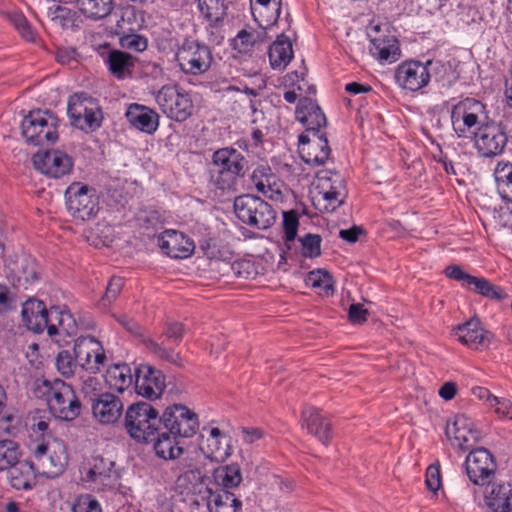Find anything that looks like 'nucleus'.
<instances>
[{"label": "nucleus", "instance_id": "nucleus-1", "mask_svg": "<svg viewBox=\"0 0 512 512\" xmlns=\"http://www.w3.org/2000/svg\"><path fill=\"white\" fill-rule=\"evenodd\" d=\"M453 130L458 137L474 136L478 153L486 158L501 155L508 137L502 122L488 121L485 105L477 99L465 98L453 105L450 112Z\"/></svg>", "mask_w": 512, "mask_h": 512}, {"label": "nucleus", "instance_id": "nucleus-2", "mask_svg": "<svg viewBox=\"0 0 512 512\" xmlns=\"http://www.w3.org/2000/svg\"><path fill=\"white\" fill-rule=\"evenodd\" d=\"M161 425L162 416L147 402L133 403L126 409L124 429L138 443L152 442Z\"/></svg>", "mask_w": 512, "mask_h": 512}, {"label": "nucleus", "instance_id": "nucleus-3", "mask_svg": "<svg viewBox=\"0 0 512 512\" xmlns=\"http://www.w3.org/2000/svg\"><path fill=\"white\" fill-rule=\"evenodd\" d=\"M216 175L212 176L216 188L225 191L236 190L237 182L244 177L248 169L245 156L233 147L216 150L212 156Z\"/></svg>", "mask_w": 512, "mask_h": 512}, {"label": "nucleus", "instance_id": "nucleus-4", "mask_svg": "<svg viewBox=\"0 0 512 512\" xmlns=\"http://www.w3.org/2000/svg\"><path fill=\"white\" fill-rule=\"evenodd\" d=\"M234 212L243 223L258 229H267L276 220L272 206L260 197L250 194L235 198Z\"/></svg>", "mask_w": 512, "mask_h": 512}, {"label": "nucleus", "instance_id": "nucleus-5", "mask_svg": "<svg viewBox=\"0 0 512 512\" xmlns=\"http://www.w3.org/2000/svg\"><path fill=\"white\" fill-rule=\"evenodd\" d=\"M26 142L36 146L52 144L58 138L57 118L49 111H32L21 123Z\"/></svg>", "mask_w": 512, "mask_h": 512}, {"label": "nucleus", "instance_id": "nucleus-6", "mask_svg": "<svg viewBox=\"0 0 512 512\" xmlns=\"http://www.w3.org/2000/svg\"><path fill=\"white\" fill-rule=\"evenodd\" d=\"M67 460L68 455L64 442L53 440L51 443L37 444L30 462L38 474L47 478H55L64 471Z\"/></svg>", "mask_w": 512, "mask_h": 512}, {"label": "nucleus", "instance_id": "nucleus-7", "mask_svg": "<svg viewBox=\"0 0 512 512\" xmlns=\"http://www.w3.org/2000/svg\"><path fill=\"white\" fill-rule=\"evenodd\" d=\"M47 404L51 413L65 421L76 419L81 413V402L72 386L62 380H55L49 384Z\"/></svg>", "mask_w": 512, "mask_h": 512}, {"label": "nucleus", "instance_id": "nucleus-8", "mask_svg": "<svg viewBox=\"0 0 512 512\" xmlns=\"http://www.w3.org/2000/svg\"><path fill=\"white\" fill-rule=\"evenodd\" d=\"M67 112L71 124L81 130L94 131L102 124L103 114L100 105L85 93L69 97Z\"/></svg>", "mask_w": 512, "mask_h": 512}, {"label": "nucleus", "instance_id": "nucleus-9", "mask_svg": "<svg viewBox=\"0 0 512 512\" xmlns=\"http://www.w3.org/2000/svg\"><path fill=\"white\" fill-rule=\"evenodd\" d=\"M161 111L170 119L182 122L193 113V102L188 92L178 85H164L156 94Z\"/></svg>", "mask_w": 512, "mask_h": 512}, {"label": "nucleus", "instance_id": "nucleus-10", "mask_svg": "<svg viewBox=\"0 0 512 512\" xmlns=\"http://www.w3.org/2000/svg\"><path fill=\"white\" fill-rule=\"evenodd\" d=\"M176 60L181 71L189 75H201L211 66L213 57L209 46L196 40H185L178 48Z\"/></svg>", "mask_w": 512, "mask_h": 512}, {"label": "nucleus", "instance_id": "nucleus-11", "mask_svg": "<svg viewBox=\"0 0 512 512\" xmlns=\"http://www.w3.org/2000/svg\"><path fill=\"white\" fill-rule=\"evenodd\" d=\"M467 452L464 467L468 479L478 486L491 484L497 471L494 455L484 447H475Z\"/></svg>", "mask_w": 512, "mask_h": 512}, {"label": "nucleus", "instance_id": "nucleus-12", "mask_svg": "<svg viewBox=\"0 0 512 512\" xmlns=\"http://www.w3.org/2000/svg\"><path fill=\"white\" fill-rule=\"evenodd\" d=\"M65 199L68 212L75 219L89 220L98 211L96 191L86 184H70L65 191Z\"/></svg>", "mask_w": 512, "mask_h": 512}, {"label": "nucleus", "instance_id": "nucleus-13", "mask_svg": "<svg viewBox=\"0 0 512 512\" xmlns=\"http://www.w3.org/2000/svg\"><path fill=\"white\" fill-rule=\"evenodd\" d=\"M161 429L183 439L192 438L199 429L198 416L185 405L173 404L162 414Z\"/></svg>", "mask_w": 512, "mask_h": 512}, {"label": "nucleus", "instance_id": "nucleus-14", "mask_svg": "<svg viewBox=\"0 0 512 512\" xmlns=\"http://www.w3.org/2000/svg\"><path fill=\"white\" fill-rule=\"evenodd\" d=\"M450 278L458 281L461 286L490 300H503L507 297L505 291L484 277H477L464 271L458 265H450Z\"/></svg>", "mask_w": 512, "mask_h": 512}, {"label": "nucleus", "instance_id": "nucleus-15", "mask_svg": "<svg viewBox=\"0 0 512 512\" xmlns=\"http://www.w3.org/2000/svg\"><path fill=\"white\" fill-rule=\"evenodd\" d=\"M78 365L90 373H97L104 366L106 355L101 343L94 337H79L74 344Z\"/></svg>", "mask_w": 512, "mask_h": 512}, {"label": "nucleus", "instance_id": "nucleus-16", "mask_svg": "<svg viewBox=\"0 0 512 512\" xmlns=\"http://www.w3.org/2000/svg\"><path fill=\"white\" fill-rule=\"evenodd\" d=\"M135 390L139 396L149 400L158 399L166 387L162 371L150 366L140 365L135 370Z\"/></svg>", "mask_w": 512, "mask_h": 512}, {"label": "nucleus", "instance_id": "nucleus-17", "mask_svg": "<svg viewBox=\"0 0 512 512\" xmlns=\"http://www.w3.org/2000/svg\"><path fill=\"white\" fill-rule=\"evenodd\" d=\"M93 418L101 425L116 424L124 410L122 400L112 393H99L91 398Z\"/></svg>", "mask_w": 512, "mask_h": 512}, {"label": "nucleus", "instance_id": "nucleus-18", "mask_svg": "<svg viewBox=\"0 0 512 512\" xmlns=\"http://www.w3.org/2000/svg\"><path fill=\"white\" fill-rule=\"evenodd\" d=\"M32 162L36 170L53 178L68 174L73 166L71 158L59 150L38 152L33 155Z\"/></svg>", "mask_w": 512, "mask_h": 512}, {"label": "nucleus", "instance_id": "nucleus-19", "mask_svg": "<svg viewBox=\"0 0 512 512\" xmlns=\"http://www.w3.org/2000/svg\"><path fill=\"white\" fill-rule=\"evenodd\" d=\"M299 152L303 161L311 165H322L329 158L331 150L325 133L299 136Z\"/></svg>", "mask_w": 512, "mask_h": 512}, {"label": "nucleus", "instance_id": "nucleus-20", "mask_svg": "<svg viewBox=\"0 0 512 512\" xmlns=\"http://www.w3.org/2000/svg\"><path fill=\"white\" fill-rule=\"evenodd\" d=\"M452 433L453 438H450V445L462 453L475 448L481 437L473 420L465 414H457L454 417Z\"/></svg>", "mask_w": 512, "mask_h": 512}, {"label": "nucleus", "instance_id": "nucleus-21", "mask_svg": "<svg viewBox=\"0 0 512 512\" xmlns=\"http://www.w3.org/2000/svg\"><path fill=\"white\" fill-rule=\"evenodd\" d=\"M451 334L463 345L473 349L488 347L491 334L481 327L477 318H472L452 329Z\"/></svg>", "mask_w": 512, "mask_h": 512}, {"label": "nucleus", "instance_id": "nucleus-22", "mask_svg": "<svg viewBox=\"0 0 512 512\" xmlns=\"http://www.w3.org/2000/svg\"><path fill=\"white\" fill-rule=\"evenodd\" d=\"M395 78L403 88L418 91L428 83L430 74L426 65L419 61H410L397 68Z\"/></svg>", "mask_w": 512, "mask_h": 512}, {"label": "nucleus", "instance_id": "nucleus-23", "mask_svg": "<svg viewBox=\"0 0 512 512\" xmlns=\"http://www.w3.org/2000/svg\"><path fill=\"white\" fill-rule=\"evenodd\" d=\"M161 250L169 257L184 259L195 249L194 242L184 233L176 230H166L158 239Z\"/></svg>", "mask_w": 512, "mask_h": 512}, {"label": "nucleus", "instance_id": "nucleus-24", "mask_svg": "<svg viewBox=\"0 0 512 512\" xmlns=\"http://www.w3.org/2000/svg\"><path fill=\"white\" fill-rule=\"evenodd\" d=\"M296 119L306 127L308 135L314 132L322 133L320 128L325 127L327 119L321 108L311 98L303 97L296 108Z\"/></svg>", "mask_w": 512, "mask_h": 512}, {"label": "nucleus", "instance_id": "nucleus-25", "mask_svg": "<svg viewBox=\"0 0 512 512\" xmlns=\"http://www.w3.org/2000/svg\"><path fill=\"white\" fill-rule=\"evenodd\" d=\"M302 427L327 446L332 438V424L328 417L315 407L306 408L302 412Z\"/></svg>", "mask_w": 512, "mask_h": 512}, {"label": "nucleus", "instance_id": "nucleus-26", "mask_svg": "<svg viewBox=\"0 0 512 512\" xmlns=\"http://www.w3.org/2000/svg\"><path fill=\"white\" fill-rule=\"evenodd\" d=\"M22 320L26 327L35 332L41 333L51 322V309L48 311L45 304L36 299L27 300L22 306Z\"/></svg>", "mask_w": 512, "mask_h": 512}, {"label": "nucleus", "instance_id": "nucleus-27", "mask_svg": "<svg viewBox=\"0 0 512 512\" xmlns=\"http://www.w3.org/2000/svg\"><path fill=\"white\" fill-rule=\"evenodd\" d=\"M484 502L490 512H510L512 509V485L508 482L492 483L485 491Z\"/></svg>", "mask_w": 512, "mask_h": 512}, {"label": "nucleus", "instance_id": "nucleus-28", "mask_svg": "<svg viewBox=\"0 0 512 512\" xmlns=\"http://www.w3.org/2000/svg\"><path fill=\"white\" fill-rule=\"evenodd\" d=\"M125 116L131 126L148 134L154 133L159 125V115L152 109L137 103L128 107Z\"/></svg>", "mask_w": 512, "mask_h": 512}, {"label": "nucleus", "instance_id": "nucleus-29", "mask_svg": "<svg viewBox=\"0 0 512 512\" xmlns=\"http://www.w3.org/2000/svg\"><path fill=\"white\" fill-rule=\"evenodd\" d=\"M183 438L166 432L164 429L158 428L153 443L154 450L158 457L164 460H174L179 458L183 452Z\"/></svg>", "mask_w": 512, "mask_h": 512}, {"label": "nucleus", "instance_id": "nucleus-30", "mask_svg": "<svg viewBox=\"0 0 512 512\" xmlns=\"http://www.w3.org/2000/svg\"><path fill=\"white\" fill-rule=\"evenodd\" d=\"M115 463L102 457L94 458L93 465L86 474L87 481L101 485L103 489H113L118 484L119 474L114 470Z\"/></svg>", "mask_w": 512, "mask_h": 512}, {"label": "nucleus", "instance_id": "nucleus-31", "mask_svg": "<svg viewBox=\"0 0 512 512\" xmlns=\"http://www.w3.org/2000/svg\"><path fill=\"white\" fill-rule=\"evenodd\" d=\"M52 319L48 326L49 337L61 335L73 337L77 334L78 325L69 311H60L57 307H51Z\"/></svg>", "mask_w": 512, "mask_h": 512}, {"label": "nucleus", "instance_id": "nucleus-32", "mask_svg": "<svg viewBox=\"0 0 512 512\" xmlns=\"http://www.w3.org/2000/svg\"><path fill=\"white\" fill-rule=\"evenodd\" d=\"M207 507L209 512H239L241 501L225 489H208Z\"/></svg>", "mask_w": 512, "mask_h": 512}, {"label": "nucleus", "instance_id": "nucleus-33", "mask_svg": "<svg viewBox=\"0 0 512 512\" xmlns=\"http://www.w3.org/2000/svg\"><path fill=\"white\" fill-rule=\"evenodd\" d=\"M104 61L107 64L110 73L114 77L117 79H124L126 77H131L136 59L124 51L109 50Z\"/></svg>", "mask_w": 512, "mask_h": 512}, {"label": "nucleus", "instance_id": "nucleus-34", "mask_svg": "<svg viewBox=\"0 0 512 512\" xmlns=\"http://www.w3.org/2000/svg\"><path fill=\"white\" fill-rule=\"evenodd\" d=\"M269 61L273 69H284L293 58L292 43L288 37L281 34L269 47Z\"/></svg>", "mask_w": 512, "mask_h": 512}, {"label": "nucleus", "instance_id": "nucleus-35", "mask_svg": "<svg viewBox=\"0 0 512 512\" xmlns=\"http://www.w3.org/2000/svg\"><path fill=\"white\" fill-rule=\"evenodd\" d=\"M201 16L212 26H220L227 17V0H197Z\"/></svg>", "mask_w": 512, "mask_h": 512}, {"label": "nucleus", "instance_id": "nucleus-36", "mask_svg": "<svg viewBox=\"0 0 512 512\" xmlns=\"http://www.w3.org/2000/svg\"><path fill=\"white\" fill-rule=\"evenodd\" d=\"M38 472L30 460L19 462L10 471L11 486L17 490H28L35 485Z\"/></svg>", "mask_w": 512, "mask_h": 512}, {"label": "nucleus", "instance_id": "nucleus-37", "mask_svg": "<svg viewBox=\"0 0 512 512\" xmlns=\"http://www.w3.org/2000/svg\"><path fill=\"white\" fill-rule=\"evenodd\" d=\"M141 343L146 351L154 357L177 367H182L184 365V360L181 355L178 352H175L171 347H166L164 341L159 343L150 337L141 336Z\"/></svg>", "mask_w": 512, "mask_h": 512}, {"label": "nucleus", "instance_id": "nucleus-38", "mask_svg": "<svg viewBox=\"0 0 512 512\" xmlns=\"http://www.w3.org/2000/svg\"><path fill=\"white\" fill-rule=\"evenodd\" d=\"M75 7L86 18L101 20L111 14L113 0H75Z\"/></svg>", "mask_w": 512, "mask_h": 512}, {"label": "nucleus", "instance_id": "nucleus-39", "mask_svg": "<svg viewBox=\"0 0 512 512\" xmlns=\"http://www.w3.org/2000/svg\"><path fill=\"white\" fill-rule=\"evenodd\" d=\"M369 51L380 61L394 62L397 60L398 46L394 36H381L371 39Z\"/></svg>", "mask_w": 512, "mask_h": 512}, {"label": "nucleus", "instance_id": "nucleus-40", "mask_svg": "<svg viewBox=\"0 0 512 512\" xmlns=\"http://www.w3.org/2000/svg\"><path fill=\"white\" fill-rule=\"evenodd\" d=\"M107 385L118 392H123L131 386L133 375L127 364H115L108 368L105 374Z\"/></svg>", "mask_w": 512, "mask_h": 512}, {"label": "nucleus", "instance_id": "nucleus-41", "mask_svg": "<svg viewBox=\"0 0 512 512\" xmlns=\"http://www.w3.org/2000/svg\"><path fill=\"white\" fill-rule=\"evenodd\" d=\"M497 188L503 199L512 201V163L500 161L494 170Z\"/></svg>", "mask_w": 512, "mask_h": 512}, {"label": "nucleus", "instance_id": "nucleus-42", "mask_svg": "<svg viewBox=\"0 0 512 512\" xmlns=\"http://www.w3.org/2000/svg\"><path fill=\"white\" fill-rule=\"evenodd\" d=\"M214 479L222 486L221 489L237 487L242 481L241 468L236 463L218 467L214 471Z\"/></svg>", "mask_w": 512, "mask_h": 512}, {"label": "nucleus", "instance_id": "nucleus-43", "mask_svg": "<svg viewBox=\"0 0 512 512\" xmlns=\"http://www.w3.org/2000/svg\"><path fill=\"white\" fill-rule=\"evenodd\" d=\"M253 184L258 192L265 196L274 192L273 186L276 184V176L272 173L268 165H259L256 167L251 175Z\"/></svg>", "mask_w": 512, "mask_h": 512}, {"label": "nucleus", "instance_id": "nucleus-44", "mask_svg": "<svg viewBox=\"0 0 512 512\" xmlns=\"http://www.w3.org/2000/svg\"><path fill=\"white\" fill-rule=\"evenodd\" d=\"M306 283L318 290L319 295L330 296L334 293L333 280L325 270L310 271L306 277Z\"/></svg>", "mask_w": 512, "mask_h": 512}, {"label": "nucleus", "instance_id": "nucleus-45", "mask_svg": "<svg viewBox=\"0 0 512 512\" xmlns=\"http://www.w3.org/2000/svg\"><path fill=\"white\" fill-rule=\"evenodd\" d=\"M252 14L255 20L263 28L273 26L281 13V1H273L271 5H263V10L260 8H252Z\"/></svg>", "mask_w": 512, "mask_h": 512}, {"label": "nucleus", "instance_id": "nucleus-46", "mask_svg": "<svg viewBox=\"0 0 512 512\" xmlns=\"http://www.w3.org/2000/svg\"><path fill=\"white\" fill-rule=\"evenodd\" d=\"M18 445L10 440L0 442V471L12 469L19 463Z\"/></svg>", "mask_w": 512, "mask_h": 512}, {"label": "nucleus", "instance_id": "nucleus-47", "mask_svg": "<svg viewBox=\"0 0 512 512\" xmlns=\"http://www.w3.org/2000/svg\"><path fill=\"white\" fill-rule=\"evenodd\" d=\"M282 225L285 245L287 249H291V243L295 240L299 227V216L297 211H284Z\"/></svg>", "mask_w": 512, "mask_h": 512}, {"label": "nucleus", "instance_id": "nucleus-48", "mask_svg": "<svg viewBox=\"0 0 512 512\" xmlns=\"http://www.w3.org/2000/svg\"><path fill=\"white\" fill-rule=\"evenodd\" d=\"M38 280V269L36 263L31 259H24L21 262L17 279V288L27 289L28 285Z\"/></svg>", "mask_w": 512, "mask_h": 512}, {"label": "nucleus", "instance_id": "nucleus-49", "mask_svg": "<svg viewBox=\"0 0 512 512\" xmlns=\"http://www.w3.org/2000/svg\"><path fill=\"white\" fill-rule=\"evenodd\" d=\"M321 236L308 233L299 238L302 249L301 254L305 258H315L321 255Z\"/></svg>", "mask_w": 512, "mask_h": 512}, {"label": "nucleus", "instance_id": "nucleus-50", "mask_svg": "<svg viewBox=\"0 0 512 512\" xmlns=\"http://www.w3.org/2000/svg\"><path fill=\"white\" fill-rule=\"evenodd\" d=\"M123 283V278L117 276L111 277L99 303L102 308L109 307L117 299L123 288Z\"/></svg>", "mask_w": 512, "mask_h": 512}, {"label": "nucleus", "instance_id": "nucleus-51", "mask_svg": "<svg viewBox=\"0 0 512 512\" xmlns=\"http://www.w3.org/2000/svg\"><path fill=\"white\" fill-rule=\"evenodd\" d=\"M321 184H325L326 190L339 191L340 195L346 197L345 180L336 172L323 171L320 173Z\"/></svg>", "mask_w": 512, "mask_h": 512}, {"label": "nucleus", "instance_id": "nucleus-52", "mask_svg": "<svg viewBox=\"0 0 512 512\" xmlns=\"http://www.w3.org/2000/svg\"><path fill=\"white\" fill-rule=\"evenodd\" d=\"M78 363L75 356L67 350L60 351L56 357L57 370L65 377L73 375Z\"/></svg>", "mask_w": 512, "mask_h": 512}, {"label": "nucleus", "instance_id": "nucleus-53", "mask_svg": "<svg viewBox=\"0 0 512 512\" xmlns=\"http://www.w3.org/2000/svg\"><path fill=\"white\" fill-rule=\"evenodd\" d=\"M265 35V31L248 32L246 30H241L238 32L237 37L235 39V46L238 47L239 45H241L243 47V50L247 51L248 47H252L257 43L263 42Z\"/></svg>", "mask_w": 512, "mask_h": 512}, {"label": "nucleus", "instance_id": "nucleus-54", "mask_svg": "<svg viewBox=\"0 0 512 512\" xmlns=\"http://www.w3.org/2000/svg\"><path fill=\"white\" fill-rule=\"evenodd\" d=\"M323 200L326 202L323 211L334 212L344 203L345 196L340 195L339 191L326 190L325 184H320Z\"/></svg>", "mask_w": 512, "mask_h": 512}, {"label": "nucleus", "instance_id": "nucleus-55", "mask_svg": "<svg viewBox=\"0 0 512 512\" xmlns=\"http://www.w3.org/2000/svg\"><path fill=\"white\" fill-rule=\"evenodd\" d=\"M71 510L72 512H102L99 502L89 494L79 496Z\"/></svg>", "mask_w": 512, "mask_h": 512}, {"label": "nucleus", "instance_id": "nucleus-56", "mask_svg": "<svg viewBox=\"0 0 512 512\" xmlns=\"http://www.w3.org/2000/svg\"><path fill=\"white\" fill-rule=\"evenodd\" d=\"M122 48L142 52L147 49V38L139 34H126L120 37Z\"/></svg>", "mask_w": 512, "mask_h": 512}, {"label": "nucleus", "instance_id": "nucleus-57", "mask_svg": "<svg viewBox=\"0 0 512 512\" xmlns=\"http://www.w3.org/2000/svg\"><path fill=\"white\" fill-rule=\"evenodd\" d=\"M425 484L427 489L434 495L442 486L440 465L438 462L431 464L426 470Z\"/></svg>", "mask_w": 512, "mask_h": 512}, {"label": "nucleus", "instance_id": "nucleus-58", "mask_svg": "<svg viewBox=\"0 0 512 512\" xmlns=\"http://www.w3.org/2000/svg\"><path fill=\"white\" fill-rule=\"evenodd\" d=\"M11 22L13 23L14 27L18 30L22 38H24L27 41H33L34 40V32L27 21V19L22 14H14L11 16Z\"/></svg>", "mask_w": 512, "mask_h": 512}, {"label": "nucleus", "instance_id": "nucleus-59", "mask_svg": "<svg viewBox=\"0 0 512 512\" xmlns=\"http://www.w3.org/2000/svg\"><path fill=\"white\" fill-rule=\"evenodd\" d=\"M368 315L369 311L360 303L351 304L348 308V319L352 324H363Z\"/></svg>", "mask_w": 512, "mask_h": 512}, {"label": "nucleus", "instance_id": "nucleus-60", "mask_svg": "<svg viewBox=\"0 0 512 512\" xmlns=\"http://www.w3.org/2000/svg\"><path fill=\"white\" fill-rule=\"evenodd\" d=\"M228 455L227 449L222 448L220 439L207 438V456L211 459H223Z\"/></svg>", "mask_w": 512, "mask_h": 512}, {"label": "nucleus", "instance_id": "nucleus-61", "mask_svg": "<svg viewBox=\"0 0 512 512\" xmlns=\"http://www.w3.org/2000/svg\"><path fill=\"white\" fill-rule=\"evenodd\" d=\"M183 332V325L178 322H173L169 323L166 326L163 332V336H165L166 339L171 340L173 343L178 345L183 339Z\"/></svg>", "mask_w": 512, "mask_h": 512}, {"label": "nucleus", "instance_id": "nucleus-62", "mask_svg": "<svg viewBox=\"0 0 512 512\" xmlns=\"http://www.w3.org/2000/svg\"><path fill=\"white\" fill-rule=\"evenodd\" d=\"M472 394L479 400L484 401L490 407H494V404L498 402V397L494 396L487 388L476 386L472 388Z\"/></svg>", "mask_w": 512, "mask_h": 512}, {"label": "nucleus", "instance_id": "nucleus-63", "mask_svg": "<svg viewBox=\"0 0 512 512\" xmlns=\"http://www.w3.org/2000/svg\"><path fill=\"white\" fill-rule=\"evenodd\" d=\"M76 51L73 48H59L56 51L55 59L58 63L65 65L75 60Z\"/></svg>", "mask_w": 512, "mask_h": 512}, {"label": "nucleus", "instance_id": "nucleus-64", "mask_svg": "<svg viewBox=\"0 0 512 512\" xmlns=\"http://www.w3.org/2000/svg\"><path fill=\"white\" fill-rule=\"evenodd\" d=\"M494 407L497 414L512 420V403L504 398H498V402L494 404Z\"/></svg>", "mask_w": 512, "mask_h": 512}]
</instances>
